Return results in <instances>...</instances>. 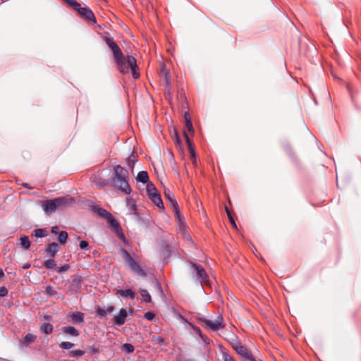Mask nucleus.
<instances>
[{
  "instance_id": "nucleus-1",
  "label": "nucleus",
  "mask_w": 361,
  "mask_h": 361,
  "mask_svg": "<svg viewBox=\"0 0 361 361\" xmlns=\"http://www.w3.org/2000/svg\"><path fill=\"white\" fill-rule=\"evenodd\" d=\"M104 40L111 49L114 58V62L119 71L125 74L128 73L130 68L133 77L138 78L140 73L137 71L138 67L135 58L133 56H128L126 58L118 45L109 34L104 35Z\"/></svg>"
},
{
  "instance_id": "nucleus-2",
  "label": "nucleus",
  "mask_w": 361,
  "mask_h": 361,
  "mask_svg": "<svg viewBox=\"0 0 361 361\" xmlns=\"http://www.w3.org/2000/svg\"><path fill=\"white\" fill-rule=\"evenodd\" d=\"M114 171L112 185L123 193L129 195L131 192V189L128 183V171L121 165L115 166Z\"/></svg>"
},
{
  "instance_id": "nucleus-3",
  "label": "nucleus",
  "mask_w": 361,
  "mask_h": 361,
  "mask_svg": "<svg viewBox=\"0 0 361 361\" xmlns=\"http://www.w3.org/2000/svg\"><path fill=\"white\" fill-rule=\"evenodd\" d=\"M73 202L74 199L73 197H59L44 201L42 203V207L45 214L49 215L57 209H62Z\"/></svg>"
},
{
  "instance_id": "nucleus-4",
  "label": "nucleus",
  "mask_w": 361,
  "mask_h": 361,
  "mask_svg": "<svg viewBox=\"0 0 361 361\" xmlns=\"http://www.w3.org/2000/svg\"><path fill=\"white\" fill-rule=\"evenodd\" d=\"M120 254L124 261L128 264L131 271L142 277H145L147 276L145 271L140 267L137 262L132 257L130 254L126 249L121 248Z\"/></svg>"
},
{
  "instance_id": "nucleus-5",
  "label": "nucleus",
  "mask_w": 361,
  "mask_h": 361,
  "mask_svg": "<svg viewBox=\"0 0 361 361\" xmlns=\"http://www.w3.org/2000/svg\"><path fill=\"white\" fill-rule=\"evenodd\" d=\"M188 264L190 266L192 275L197 281L200 283L209 281V276L202 265L192 261H190Z\"/></svg>"
},
{
  "instance_id": "nucleus-6",
  "label": "nucleus",
  "mask_w": 361,
  "mask_h": 361,
  "mask_svg": "<svg viewBox=\"0 0 361 361\" xmlns=\"http://www.w3.org/2000/svg\"><path fill=\"white\" fill-rule=\"evenodd\" d=\"M232 346L243 361H256L252 351L245 345H242L240 342L236 341L235 343H233Z\"/></svg>"
},
{
  "instance_id": "nucleus-7",
  "label": "nucleus",
  "mask_w": 361,
  "mask_h": 361,
  "mask_svg": "<svg viewBox=\"0 0 361 361\" xmlns=\"http://www.w3.org/2000/svg\"><path fill=\"white\" fill-rule=\"evenodd\" d=\"M108 223H109L110 226H111L112 229L116 234V235L124 243H127L128 240L126 238V236L123 232L122 228L119 224V222L114 218L113 215L111 214L109 218L106 219Z\"/></svg>"
},
{
  "instance_id": "nucleus-8",
  "label": "nucleus",
  "mask_w": 361,
  "mask_h": 361,
  "mask_svg": "<svg viewBox=\"0 0 361 361\" xmlns=\"http://www.w3.org/2000/svg\"><path fill=\"white\" fill-rule=\"evenodd\" d=\"M75 11H77L79 16L84 20L87 21H91L93 23H96L97 20L94 16V14L90 8L82 7L80 4V6L78 7Z\"/></svg>"
},
{
  "instance_id": "nucleus-9",
  "label": "nucleus",
  "mask_w": 361,
  "mask_h": 361,
  "mask_svg": "<svg viewBox=\"0 0 361 361\" xmlns=\"http://www.w3.org/2000/svg\"><path fill=\"white\" fill-rule=\"evenodd\" d=\"M224 319L221 315H219L216 320L212 321L209 319H207L204 322L205 327L209 329L212 331H217L220 329L224 327V324L223 322Z\"/></svg>"
},
{
  "instance_id": "nucleus-10",
  "label": "nucleus",
  "mask_w": 361,
  "mask_h": 361,
  "mask_svg": "<svg viewBox=\"0 0 361 361\" xmlns=\"http://www.w3.org/2000/svg\"><path fill=\"white\" fill-rule=\"evenodd\" d=\"M164 196L170 204V207L174 214H178V204L174 194L169 190H164Z\"/></svg>"
},
{
  "instance_id": "nucleus-11",
  "label": "nucleus",
  "mask_w": 361,
  "mask_h": 361,
  "mask_svg": "<svg viewBox=\"0 0 361 361\" xmlns=\"http://www.w3.org/2000/svg\"><path fill=\"white\" fill-rule=\"evenodd\" d=\"M127 316V310L125 308H121L119 311V314L114 316L113 318L114 324L118 326H122L125 324Z\"/></svg>"
},
{
  "instance_id": "nucleus-12",
  "label": "nucleus",
  "mask_w": 361,
  "mask_h": 361,
  "mask_svg": "<svg viewBox=\"0 0 361 361\" xmlns=\"http://www.w3.org/2000/svg\"><path fill=\"white\" fill-rule=\"evenodd\" d=\"M90 207L93 212L96 213L98 216L103 217L106 219L109 218V216H111V214L106 209L100 207L99 206L96 205L94 204H90Z\"/></svg>"
},
{
  "instance_id": "nucleus-13",
  "label": "nucleus",
  "mask_w": 361,
  "mask_h": 361,
  "mask_svg": "<svg viewBox=\"0 0 361 361\" xmlns=\"http://www.w3.org/2000/svg\"><path fill=\"white\" fill-rule=\"evenodd\" d=\"M59 250V245L56 243H49L46 247L45 251L47 252L48 256L51 257H55Z\"/></svg>"
},
{
  "instance_id": "nucleus-14",
  "label": "nucleus",
  "mask_w": 361,
  "mask_h": 361,
  "mask_svg": "<svg viewBox=\"0 0 361 361\" xmlns=\"http://www.w3.org/2000/svg\"><path fill=\"white\" fill-rule=\"evenodd\" d=\"M95 310L97 314L101 317H105L108 313L111 314L114 311V307L113 305H109L106 309L101 307L100 306H96Z\"/></svg>"
},
{
  "instance_id": "nucleus-15",
  "label": "nucleus",
  "mask_w": 361,
  "mask_h": 361,
  "mask_svg": "<svg viewBox=\"0 0 361 361\" xmlns=\"http://www.w3.org/2000/svg\"><path fill=\"white\" fill-rule=\"evenodd\" d=\"M82 280L79 276H73L72 283L71 285V290L73 291H78L81 288Z\"/></svg>"
},
{
  "instance_id": "nucleus-16",
  "label": "nucleus",
  "mask_w": 361,
  "mask_h": 361,
  "mask_svg": "<svg viewBox=\"0 0 361 361\" xmlns=\"http://www.w3.org/2000/svg\"><path fill=\"white\" fill-rule=\"evenodd\" d=\"M184 137H185L186 142L188 145V148H189V150L190 152L191 159H192V162L194 164H196V154H195V152L192 146V142L189 138V136L185 131H184Z\"/></svg>"
},
{
  "instance_id": "nucleus-17",
  "label": "nucleus",
  "mask_w": 361,
  "mask_h": 361,
  "mask_svg": "<svg viewBox=\"0 0 361 361\" xmlns=\"http://www.w3.org/2000/svg\"><path fill=\"white\" fill-rule=\"evenodd\" d=\"M151 201L159 208L164 209V204L159 193H157L149 197Z\"/></svg>"
},
{
  "instance_id": "nucleus-18",
  "label": "nucleus",
  "mask_w": 361,
  "mask_h": 361,
  "mask_svg": "<svg viewBox=\"0 0 361 361\" xmlns=\"http://www.w3.org/2000/svg\"><path fill=\"white\" fill-rule=\"evenodd\" d=\"M138 182H140L142 183H149V176H148V173L147 171H140L138 173H137V178H136Z\"/></svg>"
},
{
  "instance_id": "nucleus-19",
  "label": "nucleus",
  "mask_w": 361,
  "mask_h": 361,
  "mask_svg": "<svg viewBox=\"0 0 361 361\" xmlns=\"http://www.w3.org/2000/svg\"><path fill=\"white\" fill-rule=\"evenodd\" d=\"M61 330L64 334H70L73 336H78L80 334L75 327L71 326H63Z\"/></svg>"
},
{
  "instance_id": "nucleus-20",
  "label": "nucleus",
  "mask_w": 361,
  "mask_h": 361,
  "mask_svg": "<svg viewBox=\"0 0 361 361\" xmlns=\"http://www.w3.org/2000/svg\"><path fill=\"white\" fill-rule=\"evenodd\" d=\"M92 182L99 188H102L109 184V180L103 179L100 177L94 176L92 179Z\"/></svg>"
},
{
  "instance_id": "nucleus-21",
  "label": "nucleus",
  "mask_w": 361,
  "mask_h": 361,
  "mask_svg": "<svg viewBox=\"0 0 361 361\" xmlns=\"http://www.w3.org/2000/svg\"><path fill=\"white\" fill-rule=\"evenodd\" d=\"M37 339V336L32 334H27L22 341V344L28 346L30 343H34Z\"/></svg>"
},
{
  "instance_id": "nucleus-22",
  "label": "nucleus",
  "mask_w": 361,
  "mask_h": 361,
  "mask_svg": "<svg viewBox=\"0 0 361 361\" xmlns=\"http://www.w3.org/2000/svg\"><path fill=\"white\" fill-rule=\"evenodd\" d=\"M84 313L81 312H75L71 314V319L74 322L83 323L84 322Z\"/></svg>"
},
{
  "instance_id": "nucleus-23",
  "label": "nucleus",
  "mask_w": 361,
  "mask_h": 361,
  "mask_svg": "<svg viewBox=\"0 0 361 361\" xmlns=\"http://www.w3.org/2000/svg\"><path fill=\"white\" fill-rule=\"evenodd\" d=\"M116 294L119 295L122 297L128 296L131 299H133L135 297V293L131 289H127V290L119 289L117 290Z\"/></svg>"
},
{
  "instance_id": "nucleus-24",
  "label": "nucleus",
  "mask_w": 361,
  "mask_h": 361,
  "mask_svg": "<svg viewBox=\"0 0 361 361\" xmlns=\"http://www.w3.org/2000/svg\"><path fill=\"white\" fill-rule=\"evenodd\" d=\"M137 155L132 152L127 159V165L133 170L135 163L137 161Z\"/></svg>"
},
{
  "instance_id": "nucleus-25",
  "label": "nucleus",
  "mask_w": 361,
  "mask_h": 361,
  "mask_svg": "<svg viewBox=\"0 0 361 361\" xmlns=\"http://www.w3.org/2000/svg\"><path fill=\"white\" fill-rule=\"evenodd\" d=\"M44 266L47 269L56 270L58 268L55 261L52 259H49L45 260L44 262Z\"/></svg>"
},
{
  "instance_id": "nucleus-26",
  "label": "nucleus",
  "mask_w": 361,
  "mask_h": 361,
  "mask_svg": "<svg viewBox=\"0 0 361 361\" xmlns=\"http://www.w3.org/2000/svg\"><path fill=\"white\" fill-rule=\"evenodd\" d=\"M32 235L37 238H42L47 235V231L46 228H37L32 231Z\"/></svg>"
},
{
  "instance_id": "nucleus-27",
  "label": "nucleus",
  "mask_w": 361,
  "mask_h": 361,
  "mask_svg": "<svg viewBox=\"0 0 361 361\" xmlns=\"http://www.w3.org/2000/svg\"><path fill=\"white\" fill-rule=\"evenodd\" d=\"M40 330L43 331L45 334H50L53 331V326L49 323H44L40 326Z\"/></svg>"
},
{
  "instance_id": "nucleus-28",
  "label": "nucleus",
  "mask_w": 361,
  "mask_h": 361,
  "mask_svg": "<svg viewBox=\"0 0 361 361\" xmlns=\"http://www.w3.org/2000/svg\"><path fill=\"white\" fill-rule=\"evenodd\" d=\"M20 245L25 249L27 250L30 247V241L29 240L28 236L23 235L20 238Z\"/></svg>"
},
{
  "instance_id": "nucleus-29",
  "label": "nucleus",
  "mask_w": 361,
  "mask_h": 361,
  "mask_svg": "<svg viewBox=\"0 0 361 361\" xmlns=\"http://www.w3.org/2000/svg\"><path fill=\"white\" fill-rule=\"evenodd\" d=\"M147 192L149 197L152 196L153 195L158 193L157 188L151 182L147 184Z\"/></svg>"
},
{
  "instance_id": "nucleus-30",
  "label": "nucleus",
  "mask_w": 361,
  "mask_h": 361,
  "mask_svg": "<svg viewBox=\"0 0 361 361\" xmlns=\"http://www.w3.org/2000/svg\"><path fill=\"white\" fill-rule=\"evenodd\" d=\"M192 328L195 331V332L200 336V337L202 339V341L204 343H207L209 342V338L205 335L202 334L201 329L198 326L192 325Z\"/></svg>"
},
{
  "instance_id": "nucleus-31",
  "label": "nucleus",
  "mask_w": 361,
  "mask_h": 361,
  "mask_svg": "<svg viewBox=\"0 0 361 361\" xmlns=\"http://www.w3.org/2000/svg\"><path fill=\"white\" fill-rule=\"evenodd\" d=\"M68 238V233L65 231H61V233H59V234L58 235V240L59 241L60 243L63 245H64L67 242Z\"/></svg>"
},
{
  "instance_id": "nucleus-32",
  "label": "nucleus",
  "mask_w": 361,
  "mask_h": 361,
  "mask_svg": "<svg viewBox=\"0 0 361 361\" xmlns=\"http://www.w3.org/2000/svg\"><path fill=\"white\" fill-rule=\"evenodd\" d=\"M140 295L142 297V300L145 302H150L152 301L151 296L148 291L145 289L140 290Z\"/></svg>"
},
{
  "instance_id": "nucleus-33",
  "label": "nucleus",
  "mask_w": 361,
  "mask_h": 361,
  "mask_svg": "<svg viewBox=\"0 0 361 361\" xmlns=\"http://www.w3.org/2000/svg\"><path fill=\"white\" fill-rule=\"evenodd\" d=\"M85 353V350H75L70 352L69 355L72 357H79L84 355Z\"/></svg>"
},
{
  "instance_id": "nucleus-34",
  "label": "nucleus",
  "mask_w": 361,
  "mask_h": 361,
  "mask_svg": "<svg viewBox=\"0 0 361 361\" xmlns=\"http://www.w3.org/2000/svg\"><path fill=\"white\" fill-rule=\"evenodd\" d=\"M63 1L75 11H76L78 7L80 6V4L75 0H63Z\"/></svg>"
},
{
  "instance_id": "nucleus-35",
  "label": "nucleus",
  "mask_w": 361,
  "mask_h": 361,
  "mask_svg": "<svg viewBox=\"0 0 361 361\" xmlns=\"http://www.w3.org/2000/svg\"><path fill=\"white\" fill-rule=\"evenodd\" d=\"M75 344L68 341H63L59 344V347L61 349L69 350L74 347Z\"/></svg>"
},
{
  "instance_id": "nucleus-36",
  "label": "nucleus",
  "mask_w": 361,
  "mask_h": 361,
  "mask_svg": "<svg viewBox=\"0 0 361 361\" xmlns=\"http://www.w3.org/2000/svg\"><path fill=\"white\" fill-rule=\"evenodd\" d=\"M44 293L50 297L54 296L57 294V292L51 286H47L46 287Z\"/></svg>"
},
{
  "instance_id": "nucleus-37",
  "label": "nucleus",
  "mask_w": 361,
  "mask_h": 361,
  "mask_svg": "<svg viewBox=\"0 0 361 361\" xmlns=\"http://www.w3.org/2000/svg\"><path fill=\"white\" fill-rule=\"evenodd\" d=\"M173 142L177 147H180L182 145V142L180 138L179 137L178 133L176 131L174 132L173 135Z\"/></svg>"
},
{
  "instance_id": "nucleus-38",
  "label": "nucleus",
  "mask_w": 361,
  "mask_h": 361,
  "mask_svg": "<svg viewBox=\"0 0 361 361\" xmlns=\"http://www.w3.org/2000/svg\"><path fill=\"white\" fill-rule=\"evenodd\" d=\"M122 350L126 353H133L135 350V348L130 343H125L122 346Z\"/></svg>"
},
{
  "instance_id": "nucleus-39",
  "label": "nucleus",
  "mask_w": 361,
  "mask_h": 361,
  "mask_svg": "<svg viewBox=\"0 0 361 361\" xmlns=\"http://www.w3.org/2000/svg\"><path fill=\"white\" fill-rule=\"evenodd\" d=\"M152 341H153L155 343H157V344H158V345H164V346H166V345H167V343H166V342L165 341V340H164L163 338L160 337V336L154 337V338H152Z\"/></svg>"
},
{
  "instance_id": "nucleus-40",
  "label": "nucleus",
  "mask_w": 361,
  "mask_h": 361,
  "mask_svg": "<svg viewBox=\"0 0 361 361\" xmlns=\"http://www.w3.org/2000/svg\"><path fill=\"white\" fill-rule=\"evenodd\" d=\"M127 206H128L130 208V210L133 211L134 213L136 212V205L135 202L131 200L130 198L127 199Z\"/></svg>"
},
{
  "instance_id": "nucleus-41",
  "label": "nucleus",
  "mask_w": 361,
  "mask_h": 361,
  "mask_svg": "<svg viewBox=\"0 0 361 361\" xmlns=\"http://www.w3.org/2000/svg\"><path fill=\"white\" fill-rule=\"evenodd\" d=\"M69 269H70L69 264H66L61 267H58V268L56 269V271L58 273L61 274V273L67 271Z\"/></svg>"
},
{
  "instance_id": "nucleus-42",
  "label": "nucleus",
  "mask_w": 361,
  "mask_h": 361,
  "mask_svg": "<svg viewBox=\"0 0 361 361\" xmlns=\"http://www.w3.org/2000/svg\"><path fill=\"white\" fill-rule=\"evenodd\" d=\"M175 216H176V219L180 226L184 223V217H183V216L181 215L179 209H178V214H175Z\"/></svg>"
},
{
  "instance_id": "nucleus-43",
  "label": "nucleus",
  "mask_w": 361,
  "mask_h": 361,
  "mask_svg": "<svg viewBox=\"0 0 361 361\" xmlns=\"http://www.w3.org/2000/svg\"><path fill=\"white\" fill-rule=\"evenodd\" d=\"M223 360L224 361H235L234 357L226 352L223 353Z\"/></svg>"
},
{
  "instance_id": "nucleus-44",
  "label": "nucleus",
  "mask_w": 361,
  "mask_h": 361,
  "mask_svg": "<svg viewBox=\"0 0 361 361\" xmlns=\"http://www.w3.org/2000/svg\"><path fill=\"white\" fill-rule=\"evenodd\" d=\"M155 315L152 312H147L145 313L144 317L148 321H152L154 319Z\"/></svg>"
},
{
  "instance_id": "nucleus-45",
  "label": "nucleus",
  "mask_w": 361,
  "mask_h": 361,
  "mask_svg": "<svg viewBox=\"0 0 361 361\" xmlns=\"http://www.w3.org/2000/svg\"><path fill=\"white\" fill-rule=\"evenodd\" d=\"M79 246L81 250H88L90 248L88 243L85 240H81Z\"/></svg>"
},
{
  "instance_id": "nucleus-46",
  "label": "nucleus",
  "mask_w": 361,
  "mask_h": 361,
  "mask_svg": "<svg viewBox=\"0 0 361 361\" xmlns=\"http://www.w3.org/2000/svg\"><path fill=\"white\" fill-rule=\"evenodd\" d=\"M185 126L189 132L193 133V127L191 120L187 121V122L185 123Z\"/></svg>"
},
{
  "instance_id": "nucleus-47",
  "label": "nucleus",
  "mask_w": 361,
  "mask_h": 361,
  "mask_svg": "<svg viewBox=\"0 0 361 361\" xmlns=\"http://www.w3.org/2000/svg\"><path fill=\"white\" fill-rule=\"evenodd\" d=\"M8 293V289L5 286L0 288V297L6 296Z\"/></svg>"
},
{
  "instance_id": "nucleus-48",
  "label": "nucleus",
  "mask_w": 361,
  "mask_h": 361,
  "mask_svg": "<svg viewBox=\"0 0 361 361\" xmlns=\"http://www.w3.org/2000/svg\"><path fill=\"white\" fill-rule=\"evenodd\" d=\"M51 232L53 233V234H55V235H59V233H61L60 230H59V227L58 226H54L51 228Z\"/></svg>"
},
{
  "instance_id": "nucleus-49",
  "label": "nucleus",
  "mask_w": 361,
  "mask_h": 361,
  "mask_svg": "<svg viewBox=\"0 0 361 361\" xmlns=\"http://www.w3.org/2000/svg\"><path fill=\"white\" fill-rule=\"evenodd\" d=\"M18 185H21L23 187L25 188H28V189H32V188L30 186V185L27 183H19L18 181Z\"/></svg>"
},
{
  "instance_id": "nucleus-50",
  "label": "nucleus",
  "mask_w": 361,
  "mask_h": 361,
  "mask_svg": "<svg viewBox=\"0 0 361 361\" xmlns=\"http://www.w3.org/2000/svg\"><path fill=\"white\" fill-rule=\"evenodd\" d=\"M184 118H185V123L187 122V121L188 120H191L190 119V116L188 112H185V114H184Z\"/></svg>"
},
{
  "instance_id": "nucleus-51",
  "label": "nucleus",
  "mask_w": 361,
  "mask_h": 361,
  "mask_svg": "<svg viewBox=\"0 0 361 361\" xmlns=\"http://www.w3.org/2000/svg\"><path fill=\"white\" fill-rule=\"evenodd\" d=\"M225 210H226V212L227 214L228 219H230V217H233L230 210L228 209V208L227 207H225Z\"/></svg>"
},
{
  "instance_id": "nucleus-52",
  "label": "nucleus",
  "mask_w": 361,
  "mask_h": 361,
  "mask_svg": "<svg viewBox=\"0 0 361 361\" xmlns=\"http://www.w3.org/2000/svg\"><path fill=\"white\" fill-rule=\"evenodd\" d=\"M231 224H232V226L234 227V228H236V224L235 222V220L233 219V217H230V219H229Z\"/></svg>"
},
{
  "instance_id": "nucleus-53",
  "label": "nucleus",
  "mask_w": 361,
  "mask_h": 361,
  "mask_svg": "<svg viewBox=\"0 0 361 361\" xmlns=\"http://www.w3.org/2000/svg\"><path fill=\"white\" fill-rule=\"evenodd\" d=\"M176 314L177 317H178L179 319H180L181 320L185 321V317H184L181 314H180V313H178V312H176Z\"/></svg>"
},
{
  "instance_id": "nucleus-54",
  "label": "nucleus",
  "mask_w": 361,
  "mask_h": 361,
  "mask_svg": "<svg viewBox=\"0 0 361 361\" xmlns=\"http://www.w3.org/2000/svg\"><path fill=\"white\" fill-rule=\"evenodd\" d=\"M169 77V73H166V84L169 85V80H168V78Z\"/></svg>"
},
{
  "instance_id": "nucleus-55",
  "label": "nucleus",
  "mask_w": 361,
  "mask_h": 361,
  "mask_svg": "<svg viewBox=\"0 0 361 361\" xmlns=\"http://www.w3.org/2000/svg\"><path fill=\"white\" fill-rule=\"evenodd\" d=\"M156 284H157V286L158 287V288L161 290V284L158 282V281H156Z\"/></svg>"
},
{
  "instance_id": "nucleus-56",
  "label": "nucleus",
  "mask_w": 361,
  "mask_h": 361,
  "mask_svg": "<svg viewBox=\"0 0 361 361\" xmlns=\"http://www.w3.org/2000/svg\"><path fill=\"white\" fill-rule=\"evenodd\" d=\"M30 267V264H26L23 266V269H27Z\"/></svg>"
},
{
  "instance_id": "nucleus-57",
  "label": "nucleus",
  "mask_w": 361,
  "mask_h": 361,
  "mask_svg": "<svg viewBox=\"0 0 361 361\" xmlns=\"http://www.w3.org/2000/svg\"><path fill=\"white\" fill-rule=\"evenodd\" d=\"M4 275V271L0 269V278L2 277Z\"/></svg>"
}]
</instances>
